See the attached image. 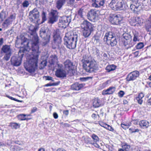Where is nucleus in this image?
<instances>
[{
  "label": "nucleus",
  "instance_id": "obj_29",
  "mask_svg": "<svg viewBox=\"0 0 151 151\" xmlns=\"http://www.w3.org/2000/svg\"><path fill=\"white\" fill-rule=\"evenodd\" d=\"M20 124L15 122H11L9 126L11 127L12 129H17L20 127Z\"/></svg>",
  "mask_w": 151,
  "mask_h": 151
},
{
  "label": "nucleus",
  "instance_id": "obj_33",
  "mask_svg": "<svg viewBox=\"0 0 151 151\" xmlns=\"http://www.w3.org/2000/svg\"><path fill=\"white\" fill-rule=\"evenodd\" d=\"M58 13L56 10H52L50 12V16L58 18Z\"/></svg>",
  "mask_w": 151,
  "mask_h": 151
},
{
  "label": "nucleus",
  "instance_id": "obj_35",
  "mask_svg": "<svg viewBox=\"0 0 151 151\" xmlns=\"http://www.w3.org/2000/svg\"><path fill=\"white\" fill-rule=\"evenodd\" d=\"M41 16L42 18V21L41 23H42L44 22L47 20L46 13L44 11H43L42 12Z\"/></svg>",
  "mask_w": 151,
  "mask_h": 151
},
{
  "label": "nucleus",
  "instance_id": "obj_21",
  "mask_svg": "<svg viewBox=\"0 0 151 151\" xmlns=\"http://www.w3.org/2000/svg\"><path fill=\"white\" fill-rule=\"evenodd\" d=\"M115 88L114 87H110L106 90L103 91L102 94H112L115 91Z\"/></svg>",
  "mask_w": 151,
  "mask_h": 151
},
{
  "label": "nucleus",
  "instance_id": "obj_24",
  "mask_svg": "<svg viewBox=\"0 0 151 151\" xmlns=\"http://www.w3.org/2000/svg\"><path fill=\"white\" fill-rule=\"evenodd\" d=\"M116 68V66L114 65H107L105 68L106 72H110L111 71L115 70Z\"/></svg>",
  "mask_w": 151,
  "mask_h": 151
},
{
  "label": "nucleus",
  "instance_id": "obj_62",
  "mask_svg": "<svg viewBox=\"0 0 151 151\" xmlns=\"http://www.w3.org/2000/svg\"><path fill=\"white\" fill-rule=\"evenodd\" d=\"M133 123L135 124H137L138 123V121L137 120H135L133 121Z\"/></svg>",
  "mask_w": 151,
  "mask_h": 151
},
{
  "label": "nucleus",
  "instance_id": "obj_32",
  "mask_svg": "<svg viewBox=\"0 0 151 151\" xmlns=\"http://www.w3.org/2000/svg\"><path fill=\"white\" fill-rule=\"evenodd\" d=\"M143 95H138V96L136 97V99L137 102L140 104H141L143 101L142 98L144 97Z\"/></svg>",
  "mask_w": 151,
  "mask_h": 151
},
{
  "label": "nucleus",
  "instance_id": "obj_39",
  "mask_svg": "<svg viewBox=\"0 0 151 151\" xmlns=\"http://www.w3.org/2000/svg\"><path fill=\"white\" fill-rule=\"evenodd\" d=\"M92 138L93 139L94 141L96 142L99 140V138L98 137L96 134H93L91 136Z\"/></svg>",
  "mask_w": 151,
  "mask_h": 151
},
{
  "label": "nucleus",
  "instance_id": "obj_43",
  "mask_svg": "<svg viewBox=\"0 0 151 151\" xmlns=\"http://www.w3.org/2000/svg\"><path fill=\"white\" fill-rule=\"evenodd\" d=\"M29 4L28 1L27 0L24 1L22 3V5L24 7H27L28 6Z\"/></svg>",
  "mask_w": 151,
  "mask_h": 151
},
{
  "label": "nucleus",
  "instance_id": "obj_17",
  "mask_svg": "<svg viewBox=\"0 0 151 151\" xmlns=\"http://www.w3.org/2000/svg\"><path fill=\"white\" fill-rule=\"evenodd\" d=\"M93 107L97 108L103 106L104 104V102L101 99L96 98L93 100Z\"/></svg>",
  "mask_w": 151,
  "mask_h": 151
},
{
  "label": "nucleus",
  "instance_id": "obj_58",
  "mask_svg": "<svg viewBox=\"0 0 151 151\" xmlns=\"http://www.w3.org/2000/svg\"><path fill=\"white\" fill-rule=\"evenodd\" d=\"M92 144L93 145L96 147L99 148V147H100L99 145L96 143H93Z\"/></svg>",
  "mask_w": 151,
  "mask_h": 151
},
{
  "label": "nucleus",
  "instance_id": "obj_11",
  "mask_svg": "<svg viewBox=\"0 0 151 151\" xmlns=\"http://www.w3.org/2000/svg\"><path fill=\"white\" fill-rule=\"evenodd\" d=\"M88 19L92 22H95L98 19L99 14L97 11L94 9H91L88 13Z\"/></svg>",
  "mask_w": 151,
  "mask_h": 151
},
{
  "label": "nucleus",
  "instance_id": "obj_14",
  "mask_svg": "<svg viewBox=\"0 0 151 151\" xmlns=\"http://www.w3.org/2000/svg\"><path fill=\"white\" fill-rule=\"evenodd\" d=\"M65 68L69 72L70 71H73L74 66L73 63L69 60L67 59L64 63Z\"/></svg>",
  "mask_w": 151,
  "mask_h": 151
},
{
  "label": "nucleus",
  "instance_id": "obj_64",
  "mask_svg": "<svg viewBox=\"0 0 151 151\" xmlns=\"http://www.w3.org/2000/svg\"><path fill=\"white\" fill-rule=\"evenodd\" d=\"M121 126L123 129H126V128H127L126 126H125V124H121Z\"/></svg>",
  "mask_w": 151,
  "mask_h": 151
},
{
  "label": "nucleus",
  "instance_id": "obj_30",
  "mask_svg": "<svg viewBox=\"0 0 151 151\" xmlns=\"http://www.w3.org/2000/svg\"><path fill=\"white\" fill-rule=\"evenodd\" d=\"M139 5L137 4H132L130 6V8L132 11L133 12L137 11Z\"/></svg>",
  "mask_w": 151,
  "mask_h": 151
},
{
  "label": "nucleus",
  "instance_id": "obj_40",
  "mask_svg": "<svg viewBox=\"0 0 151 151\" xmlns=\"http://www.w3.org/2000/svg\"><path fill=\"white\" fill-rule=\"evenodd\" d=\"M83 9L82 8L79 9L78 11V14L80 16L81 18H83Z\"/></svg>",
  "mask_w": 151,
  "mask_h": 151
},
{
  "label": "nucleus",
  "instance_id": "obj_60",
  "mask_svg": "<svg viewBox=\"0 0 151 151\" xmlns=\"http://www.w3.org/2000/svg\"><path fill=\"white\" fill-rule=\"evenodd\" d=\"M147 104L148 105H151V98L148 100L147 101Z\"/></svg>",
  "mask_w": 151,
  "mask_h": 151
},
{
  "label": "nucleus",
  "instance_id": "obj_3",
  "mask_svg": "<svg viewBox=\"0 0 151 151\" xmlns=\"http://www.w3.org/2000/svg\"><path fill=\"white\" fill-rule=\"evenodd\" d=\"M93 25L87 20H84L81 24L82 35L85 38L89 37L94 30Z\"/></svg>",
  "mask_w": 151,
  "mask_h": 151
},
{
  "label": "nucleus",
  "instance_id": "obj_36",
  "mask_svg": "<svg viewBox=\"0 0 151 151\" xmlns=\"http://www.w3.org/2000/svg\"><path fill=\"white\" fill-rule=\"evenodd\" d=\"M26 115L22 114L18 115V117L19 120H24L27 119L26 117Z\"/></svg>",
  "mask_w": 151,
  "mask_h": 151
},
{
  "label": "nucleus",
  "instance_id": "obj_44",
  "mask_svg": "<svg viewBox=\"0 0 151 151\" xmlns=\"http://www.w3.org/2000/svg\"><path fill=\"white\" fill-rule=\"evenodd\" d=\"M105 128L111 131H113L114 130L111 127L107 124H106L105 126Z\"/></svg>",
  "mask_w": 151,
  "mask_h": 151
},
{
  "label": "nucleus",
  "instance_id": "obj_54",
  "mask_svg": "<svg viewBox=\"0 0 151 151\" xmlns=\"http://www.w3.org/2000/svg\"><path fill=\"white\" fill-rule=\"evenodd\" d=\"M134 54L135 57H137L139 54V51H136L134 53Z\"/></svg>",
  "mask_w": 151,
  "mask_h": 151
},
{
  "label": "nucleus",
  "instance_id": "obj_41",
  "mask_svg": "<svg viewBox=\"0 0 151 151\" xmlns=\"http://www.w3.org/2000/svg\"><path fill=\"white\" fill-rule=\"evenodd\" d=\"M6 96L12 100H13L20 102H22V101L19 100L15 98H14L10 96L9 95H6Z\"/></svg>",
  "mask_w": 151,
  "mask_h": 151
},
{
  "label": "nucleus",
  "instance_id": "obj_53",
  "mask_svg": "<svg viewBox=\"0 0 151 151\" xmlns=\"http://www.w3.org/2000/svg\"><path fill=\"white\" fill-rule=\"evenodd\" d=\"M99 124L101 126L105 128V126L106 124H105L103 122H101L99 123Z\"/></svg>",
  "mask_w": 151,
  "mask_h": 151
},
{
  "label": "nucleus",
  "instance_id": "obj_12",
  "mask_svg": "<svg viewBox=\"0 0 151 151\" xmlns=\"http://www.w3.org/2000/svg\"><path fill=\"white\" fill-rule=\"evenodd\" d=\"M139 72L137 70L132 72L127 75L126 78V81L128 82L133 81L139 77Z\"/></svg>",
  "mask_w": 151,
  "mask_h": 151
},
{
  "label": "nucleus",
  "instance_id": "obj_50",
  "mask_svg": "<svg viewBox=\"0 0 151 151\" xmlns=\"http://www.w3.org/2000/svg\"><path fill=\"white\" fill-rule=\"evenodd\" d=\"M46 78V80H51L52 79V78L49 76H45Z\"/></svg>",
  "mask_w": 151,
  "mask_h": 151
},
{
  "label": "nucleus",
  "instance_id": "obj_61",
  "mask_svg": "<svg viewBox=\"0 0 151 151\" xmlns=\"http://www.w3.org/2000/svg\"><path fill=\"white\" fill-rule=\"evenodd\" d=\"M124 92L123 91H120L118 93V94H124Z\"/></svg>",
  "mask_w": 151,
  "mask_h": 151
},
{
  "label": "nucleus",
  "instance_id": "obj_2",
  "mask_svg": "<svg viewBox=\"0 0 151 151\" xmlns=\"http://www.w3.org/2000/svg\"><path fill=\"white\" fill-rule=\"evenodd\" d=\"M81 61L83 69L87 73H92L97 69V64L93 59L90 60L88 57V58H83Z\"/></svg>",
  "mask_w": 151,
  "mask_h": 151
},
{
  "label": "nucleus",
  "instance_id": "obj_13",
  "mask_svg": "<svg viewBox=\"0 0 151 151\" xmlns=\"http://www.w3.org/2000/svg\"><path fill=\"white\" fill-rule=\"evenodd\" d=\"M71 21L70 17L68 16L63 17L59 22V24L61 25L62 27L65 28L68 25Z\"/></svg>",
  "mask_w": 151,
  "mask_h": 151
},
{
  "label": "nucleus",
  "instance_id": "obj_57",
  "mask_svg": "<svg viewBox=\"0 0 151 151\" xmlns=\"http://www.w3.org/2000/svg\"><path fill=\"white\" fill-rule=\"evenodd\" d=\"M15 147L16 148L17 150V151H20L21 150H23V148H21L20 147H18L16 146Z\"/></svg>",
  "mask_w": 151,
  "mask_h": 151
},
{
  "label": "nucleus",
  "instance_id": "obj_49",
  "mask_svg": "<svg viewBox=\"0 0 151 151\" xmlns=\"http://www.w3.org/2000/svg\"><path fill=\"white\" fill-rule=\"evenodd\" d=\"M37 108L36 107H33L32 109L31 110V113H33L35 112H36L37 111Z\"/></svg>",
  "mask_w": 151,
  "mask_h": 151
},
{
  "label": "nucleus",
  "instance_id": "obj_5",
  "mask_svg": "<svg viewBox=\"0 0 151 151\" xmlns=\"http://www.w3.org/2000/svg\"><path fill=\"white\" fill-rule=\"evenodd\" d=\"M104 39V40H105L107 44L111 47L116 46L117 44L116 37L113 35L111 32H109L106 33Z\"/></svg>",
  "mask_w": 151,
  "mask_h": 151
},
{
  "label": "nucleus",
  "instance_id": "obj_1",
  "mask_svg": "<svg viewBox=\"0 0 151 151\" xmlns=\"http://www.w3.org/2000/svg\"><path fill=\"white\" fill-rule=\"evenodd\" d=\"M37 28L33 27V28L30 27L28 33L32 37L31 40L32 42L31 46L29 45V40L24 38L22 44L24 46L21 47L18 52V57L12 56L11 59V64L14 66H19L22 62V58L26 51H29L31 49L32 51V56L24 63V66L26 70L30 73H34L37 69L38 58L40 52L39 51V39L36 33Z\"/></svg>",
  "mask_w": 151,
  "mask_h": 151
},
{
  "label": "nucleus",
  "instance_id": "obj_46",
  "mask_svg": "<svg viewBox=\"0 0 151 151\" xmlns=\"http://www.w3.org/2000/svg\"><path fill=\"white\" fill-rule=\"evenodd\" d=\"M75 0H68V4L70 5H73L75 2Z\"/></svg>",
  "mask_w": 151,
  "mask_h": 151
},
{
  "label": "nucleus",
  "instance_id": "obj_4",
  "mask_svg": "<svg viewBox=\"0 0 151 151\" xmlns=\"http://www.w3.org/2000/svg\"><path fill=\"white\" fill-rule=\"evenodd\" d=\"M78 38L77 34L70 35L68 37L65 36L64 38V41L67 47L70 49H74L76 47Z\"/></svg>",
  "mask_w": 151,
  "mask_h": 151
},
{
  "label": "nucleus",
  "instance_id": "obj_59",
  "mask_svg": "<svg viewBox=\"0 0 151 151\" xmlns=\"http://www.w3.org/2000/svg\"><path fill=\"white\" fill-rule=\"evenodd\" d=\"M57 151H66L65 149L62 148H58Z\"/></svg>",
  "mask_w": 151,
  "mask_h": 151
},
{
  "label": "nucleus",
  "instance_id": "obj_22",
  "mask_svg": "<svg viewBox=\"0 0 151 151\" xmlns=\"http://www.w3.org/2000/svg\"><path fill=\"white\" fill-rule=\"evenodd\" d=\"M68 0H57L56 2V7L58 10L60 9L65 4V2Z\"/></svg>",
  "mask_w": 151,
  "mask_h": 151
},
{
  "label": "nucleus",
  "instance_id": "obj_20",
  "mask_svg": "<svg viewBox=\"0 0 151 151\" xmlns=\"http://www.w3.org/2000/svg\"><path fill=\"white\" fill-rule=\"evenodd\" d=\"M83 86L84 85L83 84L76 82L71 85V88L74 90L79 91L83 88Z\"/></svg>",
  "mask_w": 151,
  "mask_h": 151
},
{
  "label": "nucleus",
  "instance_id": "obj_7",
  "mask_svg": "<svg viewBox=\"0 0 151 151\" xmlns=\"http://www.w3.org/2000/svg\"><path fill=\"white\" fill-rule=\"evenodd\" d=\"M53 38L51 43L52 48L54 49L59 48L62 42V38L60 35L55 32L54 33Z\"/></svg>",
  "mask_w": 151,
  "mask_h": 151
},
{
  "label": "nucleus",
  "instance_id": "obj_48",
  "mask_svg": "<svg viewBox=\"0 0 151 151\" xmlns=\"http://www.w3.org/2000/svg\"><path fill=\"white\" fill-rule=\"evenodd\" d=\"M129 130H130V131H132V133H133V132H138L139 131V129H133V130H132V129H131V128H130L129 129Z\"/></svg>",
  "mask_w": 151,
  "mask_h": 151
},
{
  "label": "nucleus",
  "instance_id": "obj_23",
  "mask_svg": "<svg viewBox=\"0 0 151 151\" xmlns=\"http://www.w3.org/2000/svg\"><path fill=\"white\" fill-rule=\"evenodd\" d=\"M145 27L146 30L148 32L151 29V14L150 15L148 19L146 22Z\"/></svg>",
  "mask_w": 151,
  "mask_h": 151
},
{
  "label": "nucleus",
  "instance_id": "obj_38",
  "mask_svg": "<svg viewBox=\"0 0 151 151\" xmlns=\"http://www.w3.org/2000/svg\"><path fill=\"white\" fill-rule=\"evenodd\" d=\"M100 117V116L98 114H93L91 115V117L93 120H99V118Z\"/></svg>",
  "mask_w": 151,
  "mask_h": 151
},
{
  "label": "nucleus",
  "instance_id": "obj_45",
  "mask_svg": "<svg viewBox=\"0 0 151 151\" xmlns=\"http://www.w3.org/2000/svg\"><path fill=\"white\" fill-rule=\"evenodd\" d=\"M138 35L135 34L134 35V37L133 38V41L134 42H136L137 41H139V40H138Z\"/></svg>",
  "mask_w": 151,
  "mask_h": 151
},
{
  "label": "nucleus",
  "instance_id": "obj_16",
  "mask_svg": "<svg viewBox=\"0 0 151 151\" xmlns=\"http://www.w3.org/2000/svg\"><path fill=\"white\" fill-rule=\"evenodd\" d=\"M92 6L93 7L99 8L104 5L105 0H92Z\"/></svg>",
  "mask_w": 151,
  "mask_h": 151
},
{
  "label": "nucleus",
  "instance_id": "obj_27",
  "mask_svg": "<svg viewBox=\"0 0 151 151\" xmlns=\"http://www.w3.org/2000/svg\"><path fill=\"white\" fill-rule=\"evenodd\" d=\"M132 149L130 146L127 144H125L122 146V149H120L119 151H132Z\"/></svg>",
  "mask_w": 151,
  "mask_h": 151
},
{
  "label": "nucleus",
  "instance_id": "obj_15",
  "mask_svg": "<svg viewBox=\"0 0 151 151\" xmlns=\"http://www.w3.org/2000/svg\"><path fill=\"white\" fill-rule=\"evenodd\" d=\"M40 35L41 38L46 40V42L47 43L49 42L50 39V36L47 34L46 33V31L45 30L42 29L40 31Z\"/></svg>",
  "mask_w": 151,
  "mask_h": 151
},
{
  "label": "nucleus",
  "instance_id": "obj_56",
  "mask_svg": "<svg viewBox=\"0 0 151 151\" xmlns=\"http://www.w3.org/2000/svg\"><path fill=\"white\" fill-rule=\"evenodd\" d=\"M69 111L68 110L64 111H63V114L66 115H68V114Z\"/></svg>",
  "mask_w": 151,
  "mask_h": 151
},
{
  "label": "nucleus",
  "instance_id": "obj_47",
  "mask_svg": "<svg viewBox=\"0 0 151 151\" xmlns=\"http://www.w3.org/2000/svg\"><path fill=\"white\" fill-rule=\"evenodd\" d=\"M61 124L64 125L65 127H69L70 126V124H68L66 123H64L63 122H61Z\"/></svg>",
  "mask_w": 151,
  "mask_h": 151
},
{
  "label": "nucleus",
  "instance_id": "obj_19",
  "mask_svg": "<svg viewBox=\"0 0 151 151\" xmlns=\"http://www.w3.org/2000/svg\"><path fill=\"white\" fill-rule=\"evenodd\" d=\"M55 75L57 77L59 78H64L66 76L65 72L60 69H58L56 70Z\"/></svg>",
  "mask_w": 151,
  "mask_h": 151
},
{
  "label": "nucleus",
  "instance_id": "obj_6",
  "mask_svg": "<svg viewBox=\"0 0 151 151\" xmlns=\"http://www.w3.org/2000/svg\"><path fill=\"white\" fill-rule=\"evenodd\" d=\"M122 41L125 48L127 49L132 46L131 44L132 36L130 34L124 32L122 35Z\"/></svg>",
  "mask_w": 151,
  "mask_h": 151
},
{
  "label": "nucleus",
  "instance_id": "obj_37",
  "mask_svg": "<svg viewBox=\"0 0 151 151\" xmlns=\"http://www.w3.org/2000/svg\"><path fill=\"white\" fill-rule=\"evenodd\" d=\"M144 46V43L142 42H140L137 45L136 47L137 49H140L143 48Z\"/></svg>",
  "mask_w": 151,
  "mask_h": 151
},
{
  "label": "nucleus",
  "instance_id": "obj_63",
  "mask_svg": "<svg viewBox=\"0 0 151 151\" xmlns=\"http://www.w3.org/2000/svg\"><path fill=\"white\" fill-rule=\"evenodd\" d=\"M131 123H129L127 124H125V126H126L127 128H128V127L131 125Z\"/></svg>",
  "mask_w": 151,
  "mask_h": 151
},
{
  "label": "nucleus",
  "instance_id": "obj_28",
  "mask_svg": "<svg viewBox=\"0 0 151 151\" xmlns=\"http://www.w3.org/2000/svg\"><path fill=\"white\" fill-rule=\"evenodd\" d=\"M124 3V1L122 0H117L116 10L121 9L123 7Z\"/></svg>",
  "mask_w": 151,
  "mask_h": 151
},
{
  "label": "nucleus",
  "instance_id": "obj_34",
  "mask_svg": "<svg viewBox=\"0 0 151 151\" xmlns=\"http://www.w3.org/2000/svg\"><path fill=\"white\" fill-rule=\"evenodd\" d=\"M58 18L50 16L48 21L49 23L52 24L55 22H56Z\"/></svg>",
  "mask_w": 151,
  "mask_h": 151
},
{
  "label": "nucleus",
  "instance_id": "obj_42",
  "mask_svg": "<svg viewBox=\"0 0 151 151\" xmlns=\"http://www.w3.org/2000/svg\"><path fill=\"white\" fill-rule=\"evenodd\" d=\"M16 18V14H12L9 17H8V19L10 20V19H11L12 21L13 20H14Z\"/></svg>",
  "mask_w": 151,
  "mask_h": 151
},
{
  "label": "nucleus",
  "instance_id": "obj_10",
  "mask_svg": "<svg viewBox=\"0 0 151 151\" xmlns=\"http://www.w3.org/2000/svg\"><path fill=\"white\" fill-rule=\"evenodd\" d=\"M123 17L120 14H114L110 16L109 21L113 24H119L122 23Z\"/></svg>",
  "mask_w": 151,
  "mask_h": 151
},
{
  "label": "nucleus",
  "instance_id": "obj_25",
  "mask_svg": "<svg viewBox=\"0 0 151 151\" xmlns=\"http://www.w3.org/2000/svg\"><path fill=\"white\" fill-rule=\"evenodd\" d=\"M117 0H111L109 4V6L113 10L116 11V6Z\"/></svg>",
  "mask_w": 151,
  "mask_h": 151
},
{
  "label": "nucleus",
  "instance_id": "obj_51",
  "mask_svg": "<svg viewBox=\"0 0 151 151\" xmlns=\"http://www.w3.org/2000/svg\"><path fill=\"white\" fill-rule=\"evenodd\" d=\"M130 1L132 2V3L138 4L139 0H130Z\"/></svg>",
  "mask_w": 151,
  "mask_h": 151
},
{
  "label": "nucleus",
  "instance_id": "obj_18",
  "mask_svg": "<svg viewBox=\"0 0 151 151\" xmlns=\"http://www.w3.org/2000/svg\"><path fill=\"white\" fill-rule=\"evenodd\" d=\"M140 18L138 17H133L129 19V22L130 24L132 26H135L140 23Z\"/></svg>",
  "mask_w": 151,
  "mask_h": 151
},
{
  "label": "nucleus",
  "instance_id": "obj_52",
  "mask_svg": "<svg viewBox=\"0 0 151 151\" xmlns=\"http://www.w3.org/2000/svg\"><path fill=\"white\" fill-rule=\"evenodd\" d=\"M53 116L54 118L55 119H57L58 116V114L56 112H54L53 113Z\"/></svg>",
  "mask_w": 151,
  "mask_h": 151
},
{
  "label": "nucleus",
  "instance_id": "obj_9",
  "mask_svg": "<svg viewBox=\"0 0 151 151\" xmlns=\"http://www.w3.org/2000/svg\"><path fill=\"white\" fill-rule=\"evenodd\" d=\"M1 52L2 53L5 54L3 58L4 60L6 61H8L12 54V50L10 45H3L1 49Z\"/></svg>",
  "mask_w": 151,
  "mask_h": 151
},
{
  "label": "nucleus",
  "instance_id": "obj_8",
  "mask_svg": "<svg viewBox=\"0 0 151 151\" xmlns=\"http://www.w3.org/2000/svg\"><path fill=\"white\" fill-rule=\"evenodd\" d=\"M30 20L34 23H38L39 20L40 12L36 8L30 11L29 15Z\"/></svg>",
  "mask_w": 151,
  "mask_h": 151
},
{
  "label": "nucleus",
  "instance_id": "obj_26",
  "mask_svg": "<svg viewBox=\"0 0 151 151\" xmlns=\"http://www.w3.org/2000/svg\"><path fill=\"white\" fill-rule=\"evenodd\" d=\"M139 125L140 127L144 128H147L149 126V123L146 120H142L140 122Z\"/></svg>",
  "mask_w": 151,
  "mask_h": 151
},
{
  "label": "nucleus",
  "instance_id": "obj_55",
  "mask_svg": "<svg viewBox=\"0 0 151 151\" xmlns=\"http://www.w3.org/2000/svg\"><path fill=\"white\" fill-rule=\"evenodd\" d=\"M3 39L1 38L0 39V46H1L3 43Z\"/></svg>",
  "mask_w": 151,
  "mask_h": 151
},
{
  "label": "nucleus",
  "instance_id": "obj_31",
  "mask_svg": "<svg viewBox=\"0 0 151 151\" xmlns=\"http://www.w3.org/2000/svg\"><path fill=\"white\" fill-rule=\"evenodd\" d=\"M12 20L10 21L8 19H6L2 24V26L4 27H7L12 23Z\"/></svg>",
  "mask_w": 151,
  "mask_h": 151
}]
</instances>
